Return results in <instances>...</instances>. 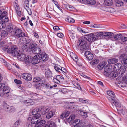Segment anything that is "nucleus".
<instances>
[{
    "label": "nucleus",
    "instance_id": "f257e3e1",
    "mask_svg": "<svg viewBox=\"0 0 127 127\" xmlns=\"http://www.w3.org/2000/svg\"><path fill=\"white\" fill-rule=\"evenodd\" d=\"M107 94L108 95V96H107V97L113 106L114 105L118 107H121V104L119 101L115 99V95L113 91L111 90L107 91Z\"/></svg>",
    "mask_w": 127,
    "mask_h": 127
},
{
    "label": "nucleus",
    "instance_id": "f03ea898",
    "mask_svg": "<svg viewBox=\"0 0 127 127\" xmlns=\"http://www.w3.org/2000/svg\"><path fill=\"white\" fill-rule=\"evenodd\" d=\"M119 58L122 64L124 66L122 69H121L120 71L124 73L126 71V67H127V58L126 57L124 54H121L119 57Z\"/></svg>",
    "mask_w": 127,
    "mask_h": 127
},
{
    "label": "nucleus",
    "instance_id": "7ed1b4c3",
    "mask_svg": "<svg viewBox=\"0 0 127 127\" xmlns=\"http://www.w3.org/2000/svg\"><path fill=\"white\" fill-rule=\"evenodd\" d=\"M78 43L80 45V49L82 51H85L88 49V47L86 46L87 41L84 38L81 37L79 40Z\"/></svg>",
    "mask_w": 127,
    "mask_h": 127
},
{
    "label": "nucleus",
    "instance_id": "20e7f679",
    "mask_svg": "<svg viewBox=\"0 0 127 127\" xmlns=\"http://www.w3.org/2000/svg\"><path fill=\"white\" fill-rule=\"evenodd\" d=\"M13 33L15 36L18 38L24 37L25 35V33L23 32L18 27H16Z\"/></svg>",
    "mask_w": 127,
    "mask_h": 127
},
{
    "label": "nucleus",
    "instance_id": "39448f33",
    "mask_svg": "<svg viewBox=\"0 0 127 127\" xmlns=\"http://www.w3.org/2000/svg\"><path fill=\"white\" fill-rule=\"evenodd\" d=\"M8 52L9 53L11 54L14 56H16L19 54L18 47L16 45L12 46L10 48H9V51H8Z\"/></svg>",
    "mask_w": 127,
    "mask_h": 127
},
{
    "label": "nucleus",
    "instance_id": "423d86ee",
    "mask_svg": "<svg viewBox=\"0 0 127 127\" xmlns=\"http://www.w3.org/2000/svg\"><path fill=\"white\" fill-rule=\"evenodd\" d=\"M82 37L84 38V39H85L86 41L87 40L89 42H93L96 40L94 35L93 33L85 35L84 37Z\"/></svg>",
    "mask_w": 127,
    "mask_h": 127
},
{
    "label": "nucleus",
    "instance_id": "0eeeda50",
    "mask_svg": "<svg viewBox=\"0 0 127 127\" xmlns=\"http://www.w3.org/2000/svg\"><path fill=\"white\" fill-rule=\"evenodd\" d=\"M112 69V66L110 65H107L104 68V72H103L104 74L106 76H109V73L111 72Z\"/></svg>",
    "mask_w": 127,
    "mask_h": 127
},
{
    "label": "nucleus",
    "instance_id": "6e6552de",
    "mask_svg": "<svg viewBox=\"0 0 127 127\" xmlns=\"http://www.w3.org/2000/svg\"><path fill=\"white\" fill-rule=\"evenodd\" d=\"M38 57L41 60V62L42 60L43 61H47L48 59V57L46 53L44 52H43L41 54L39 55H37Z\"/></svg>",
    "mask_w": 127,
    "mask_h": 127
},
{
    "label": "nucleus",
    "instance_id": "1a4fd4ad",
    "mask_svg": "<svg viewBox=\"0 0 127 127\" xmlns=\"http://www.w3.org/2000/svg\"><path fill=\"white\" fill-rule=\"evenodd\" d=\"M16 56L19 60L22 61L24 60L26 58V55L24 53L23 51L22 50L19 51L18 55Z\"/></svg>",
    "mask_w": 127,
    "mask_h": 127
},
{
    "label": "nucleus",
    "instance_id": "9d476101",
    "mask_svg": "<svg viewBox=\"0 0 127 127\" xmlns=\"http://www.w3.org/2000/svg\"><path fill=\"white\" fill-rule=\"evenodd\" d=\"M40 117H37L35 116H33L32 117L31 116L29 117L28 118V120L29 121H30V122L33 124H35V125L37 123V122L39 120L38 119Z\"/></svg>",
    "mask_w": 127,
    "mask_h": 127
},
{
    "label": "nucleus",
    "instance_id": "9b49d317",
    "mask_svg": "<svg viewBox=\"0 0 127 127\" xmlns=\"http://www.w3.org/2000/svg\"><path fill=\"white\" fill-rule=\"evenodd\" d=\"M23 78L27 81H30L32 79V76L31 74L28 73H23L22 75Z\"/></svg>",
    "mask_w": 127,
    "mask_h": 127
},
{
    "label": "nucleus",
    "instance_id": "f8f14e48",
    "mask_svg": "<svg viewBox=\"0 0 127 127\" xmlns=\"http://www.w3.org/2000/svg\"><path fill=\"white\" fill-rule=\"evenodd\" d=\"M41 62V60L39 59L37 55L34 56L31 61V63L34 65Z\"/></svg>",
    "mask_w": 127,
    "mask_h": 127
},
{
    "label": "nucleus",
    "instance_id": "ddd939ff",
    "mask_svg": "<svg viewBox=\"0 0 127 127\" xmlns=\"http://www.w3.org/2000/svg\"><path fill=\"white\" fill-rule=\"evenodd\" d=\"M16 28L13 25H9L7 26L6 30L11 33L12 34L14 32Z\"/></svg>",
    "mask_w": 127,
    "mask_h": 127
},
{
    "label": "nucleus",
    "instance_id": "4468645a",
    "mask_svg": "<svg viewBox=\"0 0 127 127\" xmlns=\"http://www.w3.org/2000/svg\"><path fill=\"white\" fill-rule=\"evenodd\" d=\"M39 111V109L38 108H36L34 109H33L32 111V114L34 115V116H36L37 117H40L41 115L40 113H38Z\"/></svg>",
    "mask_w": 127,
    "mask_h": 127
},
{
    "label": "nucleus",
    "instance_id": "2eb2a0df",
    "mask_svg": "<svg viewBox=\"0 0 127 127\" xmlns=\"http://www.w3.org/2000/svg\"><path fill=\"white\" fill-rule=\"evenodd\" d=\"M86 58L89 60H91L93 58V55L90 52L86 51L85 53Z\"/></svg>",
    "mask_w": 127,
    "mask_h": 127
},
{
    "label": "nucleus",
    "instance_id": "dca6fc26",
    "mask_svg": "<svg viewBox=\"0 0 127 127\" xmlns=\"http://www.w3.org/2000/svg\"><path fill=\"white\" fill-rule=\"evenodd\" d=\"M45 123V121L44 120L39 121L35 125L36 127H41Z\"/></svg>",
    "mask_w": 127,
    "mask_h": 127
},
{
    "label": "nucleus",
    "instance_id": "f3484780",
    "mask_svg": "<svg viewBox=\"0 0 127 127\" xmlns=\"http://www.w3.org/2000/svg\"><path fill=\"white\" fill-rule=\"evenodd\" d=\"M122 66L121 64L120 63H117L115 64L114 66L113 69L116 71H118L121 69Z\"/></svg>",
    "mask_w": 127,
    "mask_h": 127
},
{
    "label": "nucleus",
    "instance_id": "a211bd4d",
    "mask_svg": "<svg viewBox=\"0 0 127 127\" xmlns=\"http://www.w3.org/2000/svg\"><path fill=\"white\" fill-rule=\"evenodd\" d=\"M41 49L40 48L37 47L34 49L32 50V52L34 54H38L41 53Z\"/></svg>",
    "mask_w": 127,
    "mask_h": 127
},
{
    "label": "nucleus",
    "instance_id": "6ab92c4d",
    "mask_svg": "<svg viewBox=\"0 0 127 127\" xmlns=\"http://www.w3.org/2000/svg\"><path fill=\"white\" fill-rule=\"evenodd\" d=\"M70 55L71 58L73 59L74 61L76 62L78 64V57L75 54L72 52H71L70 53Z\"/></svg>",
    "mask_w": 127,
    "mask_h": 127
},
{
    "label": "nucleus",
    "instance_id": "aec40b11",
    "mask_svg": "<svg viewBox=\"0 0 127 127\" xmlns=\"http://www.w3.org/2000/svg\"><path fill=\"white\" fill-rule=\"evenodd\" d=\"M69 113L70 112L69 111H65L60 115V118L62 119L68 116Z\"/></svg>",
    "mask_w": 127,
    "mask_h": 127
},
{
    "label": "nucleus",
    "instance_id": "412c9836",
    "mask_svg": "<svg viewBox=\"0 0 127 127\" xmlns=\"http://www.w3.org/2000/svg\"><path fill=\"white\" fill-rule=\"evenodd\" d=\"M118 60V59L113 58L108 59V62L109 64H113L117 62Z\"/></svg>",
    "mask_w": 127,
    "mask_h": 127
},
{
    "label": "nucleus",
    "instance_id": "4be33fe9",
    "mask_svg": "<svg viewBox=\"0 0 127 127\" xmlns=\"http://www.w3.org/2000/svg\"><path fill=\"white\" fill-rule=\"evenodd\" d=\"M2 91L3 93L4 94H7L10 92V89L8 87L5 86L4 85V86L3 87V88Z\"/></svg>",
    "mask_w": 127,
    "mask_h": 127
},
{
    "label": "nucleus",
    "instance_id": "5701e85b",
    "mask_svg": "<svg viewBox=\"0 0 127 127\" xmlns=\"http://www.w3.org/2000/svg\"><path fill=\"white\" fill-rule=\"evenodd\" d=\"M45 76L47 77H51L52 76V73L50 70L48 69H45Z\"/></svg>",
    "mask_w": 127,
    "mask_h": 127
},
{
    "label": "nucleus",
    "instance_id": "b1692460",
    "mask_svg": "<svg viewBox=\"0 0 127 127\" xmlns=\"http://www.w3.org/2000/svg\"><path fill=\"white\" fill-rule=\"evenodd\" d=\"M113 35V34L112 33L109 32H105L103 33V35L104 36L107 37L109 38H111Z\"/></svg>",
    "mask_w": 127,
    "mask_h": 127
},
{
    "label": "nucleus",
    "instance_id": "393cba45",
    "mask_svg": "<svg viewBox=\"0 0 127 127\" xmlns=\"http://www.w3.org/2000/svg\"><path fill=\"white\" fill-rule=\"evenodd\" d=\"M103 34V33L102 32L96 33L94 35L96 40L98 39L99 37L100 38L102 37Z\"/></svg>",
    "mask_w": 127,
    "mask_h": 127
},
{
    "label": "nucleus",
    "instance_id": "a878e982",
    "mask_svg": "<svg viewBox=\"0 0 127 127\" xmlns=\"http://www.w3.org/2000/svg\"><path fill=\"white\" fill-rule=\"evenodd\" d=\"M55 113L53 111H50L47 114L46 118L47 119L50 118L55 114Z\"/></svg>",
    "mask_w": 127,
    "mask_h": 127
},
{
    "label": "nucleus",
    "instance_id": "bb28decb",
    "mask_svg": "<svg viewBox=\"0 0 127 127\" xmlns=\"http://www.w3.org/2000/svg\"><path fill=\"white\" fill-rule=\"evenodd\" d=\"M98 61L97 59H94L90 62V64L92 65H95L97 64Z\"/></svg>",
    "mask_w": 127,
    "mask_h": 127
},
{
    "label": "nucleus",
    "instance_id": "cd10ccee",
    "mask_svg": "<svg viewBox=\"0 0 127 127\" xmlns=\"http://www.w3.org/2000/svg\"><path fill=\"white\" fill-rule=\"evenodd\" d=\"M104 10L106 11L111 13L114 12L115 11V10L114 8L110 7H108L106 8Z\"/></svg>",
    "mask_w": 127,
    "mask_h": 127
},
{
    "label": "nucleus",
    "instance_id": "c85d7f7f",
    "mask_svg": "<svg viewBox=\"0 0 127 127\" xmlns=\"http://www.w3.org/2000/svg\"><path fill=\"white\" fill-rule=\"evenodd\" d=\"M104 3L106 5L110 6L112 4V0H105Z\"/></svg>",
    "mask_w": 127,
    "mask_h": 127
},
{
    "label": "nucleus",
    "instance_id": "c756f323",
    "mask_svg": "<svg viewBox=\"0 0 127 127\" xmlns=\"http://www.w3.org/2000/svg\"><path fill=\"white\" fill-rule=\"evenodd\" d=\"M127 41V37L122 36L121 38L120 39V41L121 44H124Z\"/></svg>",
    "mask_w": 127,
    "mask_h": 127
},
{
    "label": "nucleus",
    "instance_id": "7c9ffc66",
    "mask_svg": "<svg viewBox=\"0 0 127 127\" xmlns=\"http://www.w3.org/2000/svg\"><path fill=\"white\" fill-rule=\"evenodd\" d=\"M49 110V109L47 107H45L42 109L41 112L42 114H45Z\"/></svg>",
    "mask_w": 127,
    "mask_h": 127
},
{
    "label": "nucleus",
    "instance_id": "2f4dec72",
    "mask_svg": "<svg viewBox=\"0 0 127 127\" xmlns=\"http://www.w3.org/2000/svg\"><path fill=\"white\" fill-rule=\"evenodd\" d=\"M38 84L39 85V86H43L45 88H50V86H51L48 83H44V84L40 83H38Z\"/></svg>",
    "mask_w": 127,
    "mask_h": 127
},
{
    "label": "nucleus",
    "instance_id": "473e14b6",
    "mask_svg": "<svg viewBox=\"0 0 127 127\" xmlns=\"http://www.w3.org/2000/svg\"><path fill=\"white\" fill-rule=\"evenodd\" d=\"M29 1L28 0H25L24 1V7L26 9L29 8Z\"/></svg>",
    "mask_w": 127,
    "mask_h": 127
},
{
    "label": "nucleus",
    "instance_id": "72a5a7b5",
    "mask_svg": "<svg viewBox=\"0 0 127 127\" xmlns=\"http://www.w3.org/2000/svg\"><path fill=\"white\" fill-rule=\"evenodd\" d=\"M122 35L121 34H117L114 36V38L115 40H120Z\"/></svg>",
    "mask_w": 127,
    "mask_h": 127
},
{
    "label": "nucleus",
    "instance_id": "f704fd0d",
    "mask_svg": "<svg viewBox=\"0 0 127 127\" xmlns=\"http://www.w3.org/2000/svg\"><path fill=\"white\" fill-rule=\"evenodd\" d=\"M48 123L49 125H48V127H56L55 124L54 122L50 121Z\"/></svg>",
    "mask_w": 127,
    "mask_h": 127
},
{
    "label": "nucleus",
    "instance_id": "c9c22d12",
    "mask_svg": "<svg viewBox=\"0 0 127 127\" xmlns=\"http://www.w3.org/2000/svg\"><path fill=\"white\" fill-rule=\"evenodd\" d=\"M24 103H29V105H32L33 104H32V100L31 99H28L27 100H25L23 101Z\"/></svg>",
    "mask_w": 127,
    "mask_h": 127
},
{
    "label": "nucleus",
    "instance_id": "e433bc0d",
    "mask_svg": "<svg viewBox=\"0 0 127 127\" xmlns=\"http://www.w3.org/2000/svg\"><path fill=\"white\" fill-rule=\"evenodd\" d=\"M86 2L88 4L91 5L94 4L96 3L95 0H86Z\"/></svg>",
    "mask_w": 127,
    "mask_h": 127
},
{
    "label": "nucleus",
    "instance_id": "4c0bfd02",
    "mask_svg": "<svg viewBox=\"0 0 127 127\" xmlns=\"http://www.w3.org/2000/svg\"><path fill=\"white\" fill-rule=\"evenodd\" d=\"M65 21L69 23H74L75 20L74 19L70 17H68L65 19Z\"/></svg>",
    "mask_w": 127,
    "mask_h": 127
},
{
    "label": "nucleus",
    "instance_id": "58836bf2",
    "mask_svg": "<svg viewBox=\"0 0 127 127\" xmlns=\"http://www.w3.org/2000/svg\"><path fill=\"white\" fill-rule=\"evenodd\" d=\"M105 65L104 63L103 62L100 63L98 65V68L99 69L101 70L103 68Z\"/></svg>",
    "mask_w": 127,
    "mask_h": 127
},
{
    "label": "nucleus",
    "instance_id": "ea45409f",
    "mask_svg": "<svg viewBox=\"0 0 127 127\" xmlns=\"http://www.w3.org/2000/svg\"><path fill=\"white\" fill-rule=\"evenodd\" d=\"M31 57L30 56H27L26 58H25V59L24 60L25 62L28 63H30L32 61L30 59H32V58H31Z\"/></svg>",
    "mask_w": 127,
    "mask_h": 127
},
{
    "label": "nucleus",
    "instance_id": "a19ab883",
    "mask_svg": "<svg viewBox=\"0 0 127 127\" xmlns=\"http://www.w3.org/2000/svg\"><path fill=\"white\" fill-rule=\"evenodd\" d=\"M123 2L121 1H117L115 4V5L117 7H120L123 5Z\"/></svg>",
    "mask_w": 127,
    "mask_h": 127
},
{
    "label": "nucleus",
    "instance_id": "79ce46f5",
    "mask_svg": "<svg viewBox=\"0 0 127 127\" xmlns=\"http://www.w3.org/2000/svg\"><path fill=\"white\" fill-rule=\"evenodd\" d=\"M42 80L41 78H40L39 77H34L33 79V82H41V80Z\"/></svg>",
    "mask_w": 127,
    "mask_h": 127
},
{
    "label": "nucleus",
    "instance_id": "37998d69",
    "mask_svg": "<svg viewBox=\"0 0 127 127\" xmlns=\"http://www.w3.org/2000/svg\"><path fill=\"white\" fill-rule=\"evenodd\" d=\"M3 107L5 110L7 112V110H8L10 106L8 105L7 103H4L3 104Z\"/></svg>",
    "mask_w": 127,
    "mask_h": 127
},
{
    "label": "nucleus",
    "instance_id": "c03bdc74",
    "mask_svg": "<svg viewBox=\"0 0 127 127\" xmlns=\"http://www.w3.org/2000/svg\"><path fill=\"white\" fill-rule=\"evenodd\" d=\"M28 43L29 44H28L29 46V48H28V50L29 51H30L32 50V49L34 47V45L33 44L30 43Z\"/></svg>",
    "mask_w": 127,
    "mask_h": 127
},
{
    "label": "nucleus",
    "instance_id": "a18cd8bd",
    "mask_svg": "<svg viewBox=\"0 0 127 127\" xmlns=\"http://www.w3.org/2000/svg\"><path fill=\"white\" fill-rule=\"evenodd\" d=\"M1 36L2 37H5L8 35V33L5 30L2 31L1 32Z\"/></svg>",
    "mask_w": 127,
    "mask_h": 127
},
{
    "label": "nucleus",
    "instance_id": "49530a36",
    "mask_svg": "<svg viewBox=\"0 0 127 127\" xmlns=\"http://www.w3.org/2000/svg\"><path fill=\"white\" fill-rule=\"evenodd\" d=\"M28 43H27L26 44H24L22 46V48L23 49H27V51H29L28 50V48H29V44Z\"/></svg>",
    "mask_w": 127,
    "mask_h": 127
},
{
    "label": "nucleus",
    "instance_id": "de8ad7c7",
    "mask_svg": "<svg viewBox=\"0 0 127 127\" xmlns=\"http://www.w3.org/2000/svg\"><path fill=\"white\" fill-rule=\"evenodd\" d=\"M65 6L67 9L70 10L72 11L74 8L73 6L69 5H66Z\"/></svg>",
    "mask_w": 127,
    "mask_h": 127
},
{
    "label": "nucleus",
    "instance_id": "09e8293b",
    "mask_svg": "<svg viewBox=\"0 0 127 127\" xmlns=\"http://www.w3.org/2000/svg\"><path fill=\"white\" fill-rule=\"evenodd\" d=\"M75 116L74 115H71L69 117V118L68 119H67V121H71L72 120H73L75 117Z\"/></svg>",
    "mask_w": 127,
    "mask_h": 127
},
{
    "label": "nucleus",
    "instance_id": "8fccbe9b",
    "mask_svg": "<svg viewBox=\"0 0 127 127\" xmlns=\"http://www.w3.org/2000/svg\"><path fill=\"white\" fill-rule=\"evenodd\" d=\"M7 14V12L6 11H4L2 12L1 14V17L2 18V19H3V17L6 16Z\"/></svg>",
    "mask_w": 127,
    "mask_h": 127
},
{
    "label": "nucleus",
    "instance_id": "3c124183",
    "mask_svg": "<svg viewBox=\"0 0 127 127\" xmlns=\"http://www.w3.org/2000/svg\"><path fill=\"white\" fill-rule=\"evenodd\" d=\"M15 110V109L13 107H11L10 106L8 110H7V112H14Z\"/></svg>",
    "mask_w": 127,
    "mask_h": 127
},
{
    "label": "nucleus",
    "instance_id": "603ef678",
    "mask_svg": "<svg viewBox=\"0 0 127 127\" xmlns=\"http://www.w3.org/2000/svg\"><path fill=\"white\" fill-rule=\"evenodd\" d=\"M43 92L46 95L49 96L52 95L51 91H43Z\"/></svg>",
    "mask_w": 127,
    "mask_h": 127
},
{
    "label": "nucleus",
    "instance_id": "864d4df0",
    "mask_svg": "<svg viewBox=\"0 0 127 127\" xmlns=\"http://www.w3.org/2000/svg\"><path fill=\"white\" fill-rule=\"evenodd\" d=\"M78 112L80 115L82 116L85 115L87 114V112H84L82 110L79 111Z\"/></svg>",
    "mask_w": 127,
    "mask_h": 127
},
{
    "label": "nucleus",
    "instance_id": "5fc2aeb1",
    "mask_svg": "<svg viewBox=\"0 0 127 127\" xmlns=\"http://www.w3.org/2000/svg\"><path fill=\"white\" fill-rule=\"evenodd\" d=\"M74 85V86L79 90H81V87L78 83H75Z\"/></svg>",
    "mask_w": 127,
    "mask_h": 127
},
{
    "label": "nucleus",
    "instance_id": "6e6d98bb",
    "mask_svg": "<svg viewBox=\"0 0 127 127\" xmlns=\"http://www.w3.org/2000/svg\"><path fill=\"white\" fill-rule=\"evenodd\" d=\"M2 22H8L9 19L8 17L7 16L3 18V19H1Z\"/></svg>",
    "mask_w": 127,
    "mask_h": 127
},
{
    "label": "nucleus",
    "instance_id": "4d7b16f0",
    "mask_svg": "<svg viewBox=\"0 0 127 127\" xmlns=\"http://www.w3.org/2000/svg\"><path fill=\"white\" fill-rule=\"evenodd\" d=\"M5 26V23H3V22H0V29H2Z\"/></svg>",
    "mask_w": 127,
    "mask_h": 127
},
{
    "label": "nucleus",
    "instance_id": "13d9d810",
    "mask_svg": "<svg viewBox=\"0 0 127 127\" xmlns=\"http://www.w3.org/2000/svg\"><path fill=\"white\" fill-rule=\"evenodd\" d=\"M79 101L84 103H86L88 102V101L87 100H84L82 98H80L79 100Z\"/></svg>",
    "mask_w": 127,
    "mask_h": 127
},
{
    "label": "nucleus",
    "instance_id": "bf43d9fd",
    "mask_svg": "<svg viewBox=\"0 0 127 127\" xmlns=\"http://www.w3.org/2000/svg\"><path fill=\"white\" fill-rule=\"evenodd\" d=\"M20 122H21L20 121L18 120L17 121L14 123V127H17L20 124Z\"/></svg>",
    "mask_w": 127,
    "mask_h": 127
},
{
    "label": "nucleus",
    "instance_id": "052dcab7",
    "mask_svg": "<svg viewBox=\"0 0 127 127\" xmlns=\"http://www.w3.org/2000/svg\"><path fill=\"white\" fill-rule=\"evenodd\" d=\"M53 81L54 82L58 84H59L60 83L59 81L58 80L56 77L55 78H54H54Z\"/></svg>",
    "mask_w": 127,
    "mask_h": 127
},
{
    "label": "nucleus",
    "instance_id": "680f3d73",
    "mask_svg": "<svg viewBox=\"0 0 127 127\" xmlns=\"http://www.w3.org/2000/svg\"><path fill=\"white\" fill-rule=\"evenodd\" d=\"M32 124H33L30 121L28 122V121L27 123V126L28 127H32Z\"/></svg>",
    "mask_w": 127,
    "mask_h": 127
},
{
    "label": "nucleus",
    "instance_id": "e2e57ef3",
    "mask_svg": "<svg viewBox=\"0 0 127 127\" xmlns=\"http://www.w3.org/2000/svg\"><path fill=\"white\" fill-rule=\"evenodd\" d=\"M2 49L4 51H7L8 53V51H9V48H8L7 46H6L3 48Z\"/></svg>",
    "mask_w": 127,
    "mask_h": 127
},
{
    "label": "nucleus",
    "instance_id": "0e129e2a",
    "mask_svg": "<svg viewBox=\"0 0 127 127\" xmlns=\"http://www.w3.org/2000/svg\"><path fill=\"white\" fill-rule=\"evenodd\" d=\"M61 71L62 72H64L65 73H66L67 72V70L65 68L63 67H61L60 69V72Z\"/></svg>",
    "mask_w": 127,
    "mask_h": 127
},
{
    "label": "nucleus",
    "instance_id": "69168bd1",
    "mask_svg": "<svg viewBox=\"0 0 127 127\" xmlns=\"http://www.w3.org/2000/svg\"><path fill=\"white\" fill-rule=\"evenodd\" d=\"M4 86V84L0 83V92L2 90V89H3V88Z\"/></svg>",
    "mask_w": 127,
    "mask_h": 127
},
{
    "label": "nucleus",
    "instance_id": "338daca9",
    "mask_svg": "<svg viewBox=\"0 0 127 127\" xmlns=\"http://www.w3.org/2000/svg\"><path fill=\"white\" fill-rule=\"evenodd\" d=\"M15 82L17 84H21L22 83V82L20 80H18L17 79H15L14 80Z\"/></svg>",
    "mask_w": 127,
    "mask_h": 127
},
{
    "label": "nucleus",
    "instance_id": "774afa93",
    "mask_svg": "<svg viewBox=\"0 0 127 127\" xmlns=\"http://www.w3.org/2000/svg\"><path fill=\"white\" fill-rule=\"evenodd\" d=\"M80 120L79 119H76L74 121H73V123H75L76 124L78 125L79 123L80 122Z\"/></svg>",
    "mask_w": 127,
    "mask_h": 127
}]
</instances>
